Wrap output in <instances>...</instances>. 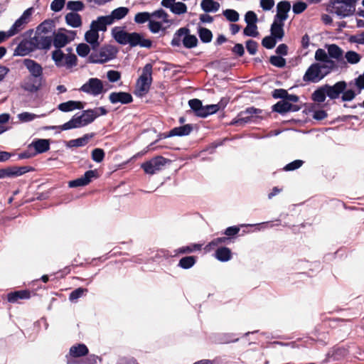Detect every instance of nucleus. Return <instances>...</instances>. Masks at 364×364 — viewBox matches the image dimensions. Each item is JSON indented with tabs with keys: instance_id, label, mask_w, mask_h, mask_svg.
I'll use <instances>...</instances> for the list:
<instances>
[{
	"instance_id": "nucleus-1",
	"label": "nucleus",
	"mask_w": 364,
	"mask_h": 364,
	"mask_svg": "<svg viewBox=\"0 0 364 364\" xmlns=\"http://www.w3.org/2000/svg\"><path fill=\"white\" fill-rule=\"evenodd\" d=\"M107 114L102 107L84 110L81 114H75L68 122L60 126L46 127V129H58V132L85 127L92 123L97 117Z\"/></svg>"
},
{
	"instance_id": "nucleus-2",
	"label": "nucleus",
	"mask_w": 364,
	"mask_h": 364,
	"mask_svg": "<svg viewBox=\"0 0 364 364\" xmlns=\"http://www.w3.org/2000/svg\"><path fill=\"white\" fill-rule=\"evenodd\" d=\"M112 34L114 40L122 44H129L132 47L139 46L143 48H150L152 45L151 41L146 39L138 33H127L122 28L116 26L112 29Z\"/></svg>"
},
{
	"instance_id": "nucleus-3",
	"label": "nucleus",
	"mask_w": 364,
	"mask_h": 364,
	"mask_svg": "<svg viewBox=\"0 0 364 364\" xmlns=\"http://www.w3.org/2000/svg\"><path fill=\"white\" fill-rule=\"evenodd\" d=\"M153 65L147 63L141 70V73L136 82L134 94L138 97H143L147 94L152 83Z\"/></svg>"
},
{
	"instance_id": "nucleus-4",
	"label": "nucleus",
	"mask_w": 364,
	"mask_h": 364,
	"mask_svg": "<svg viewBox=\"0 0 364 364\" xmlns=\"http://www.w3.org/2000/svg\"><path fill=\"white\" fill-rule=\"evenodd\" d=\"M67 51L65 53L60 49H55L52 52V60L58 68L71 69L77 65V57L72 53V48H68Z\"/></svg>"
},
{
	"instance_id": "nucleus-5",
	"label": "nucleus",
	"mask_w": 364,
	"mask_h": 364,
	"mask_svg": "<svg viewBox=\"0 0 364 364\" xmlns=\"http://www.w3.org/2000/svg\"><path fill=\"white\" fill-rule=\"evenodd\" d=\"M331 70L332 69H330L329 67L314 63L306 70L303 76V80L304 82H311L314 83L318 82L325 76L330 73Z\"/></svg>"
},
{
	"instance_id": "nucleus-6",
	"label": "nucleus",
	"mask_w": 364,
	"mask_h": 364,
	"mask_svg": "<svg viewBox=\"0 0 364 364\" xmlns=\"http://www.w3.org/2000/svg\"><path fill=\"white\" fill-rule=\"evenodd\" d=\"M79 90L93 97H97L106 92L103 82L97 77L90 78L80 87Z\"/></svg>"
},
{
	"instance_id": "nucleus-7",
	"label": "nucleus",
	"mask_w": 364,
	"mask_h": 364,
	"mask_svg": "<svg viewBox=\"0 0 364 364\" xmlns=\"http://www.w3.org/2000/svg\"><path fill=\"white\" fill-rule=\"evenodd\" d=\"M262 112L261 109L254 107H248L245 110L240 112L237 117L234 119L231 124L243 125L246 123L256 122L259 115Z\"/></svg>"
},
{
	"instance_id": "nucleus-8",
	"label": "nucleus",
	"mask_w": 364,
	"mask_h": 364,
	"mask_svg": "<svg viewBox=\"0 0 364 364\" xmlns=\"http://www.w3.org/2000/svg\"><path fill=\"white\" fill-rule=\"evenodd\" d=\"M333 11L340 18L351 16L355 11L354 0H341L333 3Z\"/></svg>"
},
{
	"instance_id": "nucleus-9",
	"label": "nucleus",
	"mask_w": 364,
	"mask_h": 364,
	"mask_svg": "<svg viewBox=\"0 0 364 364\" xmlns=\"http://www.w3.org/2000/svg\"><path fill=\"white\" fill-rule=\"evenodd\" d=\"M34 13V8L30 7L25 10L22 15L9 28V34L13 36L23 31L26 25L31 21V16Z\"/></svg>"
},
{
	"instance_id": "nucleus-10",
	"label": "nucleus",
	"mask_w": 364,
	"mask_h": 364,
	"mask_svg": "<svg viewBox=\"0 0 364 364\" xmlns=\"http://www.w3.org/2000/svg\"><path fill=\"white\" fill-rule=\"evenodd\" d=\"M168 160L163 156H158L152 158L141 164V168L144 172L149 175H154L160 171L166 165Z\"/></svg>"
},
{
	"instance_id": "nucleus-11",
	"label": "nucleus",
	"mask_w": 364,
	"mask_h": 364,
	"mask_svg": "<svg viewBox=\"0 0 364 364\" xmlns=\"http://www.w3.org/2000/svg\"><path fill=\"white\" fill-rule=\"evenodd\" d=\"M117 53V50L114 46L110 45L105 46L100 49L97 58L92 60V62L100 63L108 62L115 58Z\"/></svg>"
},
{
	"instance_id": "nucleus-12",
	"label": "nucleus",
	"mask_w": 364,
	"mask_h": 364,
	"mask_svg": "<svg viewBox=\"0 0 364 364\" xmlns=\"http://www.w3.org/2000/svg\"><path fill=\"white\" fill-rule=\"evenodd\" d=\"M42 77L28 76L22 82L21 87L27 92H36L42 86Z\"/></svg>"
},
{
	"instance_id": "nucleus-13",
	"label": "nucleus",
	"mask_w": 364,
	"mask_h": 364,
	"mask_svg": "<svg viewBox=\"0 0 364 364\" xmlns=\"http://www.w3.org/2000/svg\"><path fill=\"white\" fill-rule=\"evenodd\" d=\"M75 32L68 31L65 33H57L54 35L53 40V46L56 49H60L74 39Z\"/></svg>"
},
{
	"instance_id": "nucleus-14",
	"label": "nucleus",
	"mask_w": 364,
	"mask_h": 364,
	"mask_svg": "<svg viewBox=\"0 0 364 364\" xmlns=\"http://www.w3.org/2000/svg\"><path fill=\"white\" fill-rule=\"evenodd\" d=\"M347 84L344 81L336 82L333 86L324 85L327 96L332 99H337L340 95L346 89Z\"/></svg>"
},
{
	"instance_id": "nucleus-15",
	"label": "nucleus",
	"mask_w": 364,
	"mask_h": 364,
	"mask_svg": "<svg viewBox=\"0 0 364 364\" xmlns=\"http://www.w3.org/2000/svg\"><path fill=\"white\" fill-rule=\"evenodd\" d=\"M291 9L290 2L288 1H282L277 5V14L274 20L284 22L288 18V13Z\"/></svg>"
},
{
	"instance_id": "nucleus-16",
	"label": "nucleus",
	"mask_w": 364,
	"mask_h": 364,
	"mask_svg": "<svg viewBox=\"0 0 364 364\" xmlns=\"http://www.w3.org/2000/svg\"><path fill=\"white\" fill-rule=\"evenodd\" d=\"M89 350L84 343H77L70 348L69 353L66 356L67 361L73 358H80L87 355Z\"/></svg>"
},
{
	"instance_id": "nucleus-17",
	"label": "nucleus",
	"mask_w": 364,
	"mask_h": 364,
	"mask_svg": "<svg viewBox=\"0 0 364 364\" xmlns=\"http://www.w3.org/2000/svg\"><path fill=\"white\" fill-rule=\"evenodd\" d=\"M95 177H96V171H87L80 178L70 181L69 186L70 188H75L86 186L91 181V179Z\"/></svg>"
},
{
	"instance_id": "nucleus-18",
	"label": "nucleus",
	"mask_w": 364,
	"mask_h": 364,
	"mask_svg": "<svg viewBox=\"0 0 364 364\" xmlns=\"http://www.w3.org/2000/svg\"><path fill=\"white\" fill-rule=\"evenodd\" d=\"M109 100L112 104H117L119 102L122 104H128L132 102L133 100L132 95L125 92H112L109 95Z\"/></svg>"
},
{
	"instance_id": "nucleus-19",
	"label": "nucleus",
	"mask_w": 364,
	"mask_h": 364,
	"mask_svg": "<svg viewBox=\"0 0 364 364\" xmlns=\"http://www.w3.org/2000/svg\"><path fill=\"white\" fill-rule=\"evenodd\" d=\"M24 66L30 73L31 75L35 77L43 76V68L42 66L33 60L26 58L23 62Z\"/></svg>"
},
{
	"instance_id": "nucleus-20",
	"label": "nucleus",
	"mask_w": 364,
	"mask_h": 364,
	"mask_svg": "<svg viewBox=\"0 0 364 364\" xmlns=\"http://www.w3.org/2000/svg\"><path fill=\"white\" fill-rule=\"evenodd\" d=\"M315 59L318 61L317 63L329 67L330 69H333L335 66L334 61L330 59L328 53L323 49L318 48L316 50Z\"/></svg>"
},
{
	"instance_id": "nucleus-21",
	"label": "nucleus",
	"mask_w": 364,
	"mask_h": 364,
	"mask_svg": "<svg viewBox=\"0 0 364 364\" xmlns=\"http://www.w3.org/2000/svg\"><path fill=\"white\" fill-rule=\"evenodd\" d=\"M31 147H33L36 151L34 155L45 153L50 149V140L46 139H34L29 145V148Z\"/></svg>"
},
{
	"instance_id": "nucleus-22",
	"label": "nucleus",
	"mask_w": 364,
	"mask_h": 364,
	"mask_svg": "<svg viewBox=\"0 0 364 364\" xmlns=\"http://www.w3.org/2000/svg\"><path fill=\"white\" fill-rule=\"evenodd\" d=\"M111 24V18L108 16H99L95 21H93L91 23L90 27L97 31H105L107 29V26Z\"/></svg>"
},
{
	"instance_id": "nucleus-23",
	"label": "nucleus",
	"mask_w": 364,
	"mask_h": 364,
	"mask_svg": "<svg viewBox=\"0 0 364 364\" xmlns=\"http://www.w3.org/2000/svg\"><path fill=\"white\" fill-rule=\"evenodd\" d=\"M297 109L296 105H294L285 100H282L274 105V110L281 114L286 113L289 111H296Z\"/></svg>"
},
{
	"instance_id": "nucleus-24",
	"label": "nucleus",
	"mask_w": 364,
	"mask_h": 364,
	"mask_svg": "<svg viewBox=\"0 0 364 364\" xmlns=\"http://www.w3.org/2000/svg\"><path fill=\"white\" fill-rule=\"evenodd\" d=\"M84 105L82 102L70 100L65 102L60 103L58 108L62 112H70L75 109H82Z\"/></svg>"
},
{
	"instance_id": "nucleus-25",
	"label": "nucleus",
	"mask_w": 364,
	"mask_h": 364,
	"mask_svg": "<svg viewBox=\"0 0 364 364\" xmlns=\"http://www.w3.org/2000/svg\"><path fill=\"white\" fill-rule=\"evenodd\" d=\"M193 130V127L191 124H185L183 126H181V127H175L173 129H172L169 133L168 134V135L166 136L167 137H171V136H187L188 134H190V133L192 132Z\"/></svg>"
},
{
	"instance_id": "nucleus-26",
	"label": "nucleus",
	"mask_w": 364,
	"mask_h": 364,
	"mask_svg": "<svg viewBox=\"0 0 364 364\" xmlns=\"http://www.w3.org/2000/svg\"><path fill=\"white\" fill-rule=\"evenodd\" d=\"M284 22L278 21L274 19V21L271 26V36L277 38V40H282L284 32Z\"/></svg>"
},
{
	"instance_id": "nucleus-27",
	"label": "nucleus",
	"mask_w": 364,
	"mask_h": 364,
	"mask_svg": "<svg viewBox=\"0 0 364 364\" xmlns=\"http://www.w3.org/2000/svg\"><path fill=\"white\" fill-rule=\"evenodd\" d=\"M30 296L31 294L29 291L21 290L9 293L7 296V299L9 302L16 303L19 299H28Z\"/></svg>"
},
{
	"instance_id": "nucleus-28",
	"label": "nucleus",
	"mask_w": 364,
	"mask_h": 364,
	"mask_svg": "<svg viewBox=\"0 0 364 364\" xmlns=\"http://www.w3.org/2000/svg\"><path fill=\"white\" fill-rule=\"evenodd\" d=\"M85 41L92 46L93 49L97 48L100 45L98 42V31H95V29H93L91 27L90 29L85 33Z\"/></svg>"
},
{
	"instance_id": "nucleus-29",
	"label": "nucleus",
	"mask_w": 364,
	"mask_h": 364,
	"mask_svg": "<svg viewBox=\"0 0 364 364\" xmlns=\"http://www.w3.org/2000/svg\"><path fill=\"white\" fill-rule=\"evenodd\" d=\"M225 103L223 104L222 102H220L218 104L215 105H210L207 106H203L202 111L199 112V117H206L209 114H212L215 113L217 111H218L220 109L225 107Z\"/></svg>"
},
{
	"instance_id": "nucleus-30",
	"label": "nucleus",
	"mask_w": 364,
	"mask_h": 364,
	"mask_svg": "<svg viewBox=\"0 0 364 364\" xmlns=\"http://www.w3.org/2000/svg\"><path fill=\"white\" fill-rule=\"evenodd\" d=\"M65 19L66 23L73 28H78L82 25L81 16L75 12L68 13Z\"/></svg>"
},
{
	"instance_id": "nucleus-31",
	"label": "nucleus",
	"mask_w": 364,
	"mask_h": 364,
	"mask_svg": "<svg viewBox=\"0 0 364 364\" xmlns=\"http://www.w3.org/2000/svg\"><path fill=\"white\" fill-rule=\"evenodd\" d=\"M129 13V9L124 6H121L114 9L110 15H107L111 18L112 24L115 21H119L124 18Z\"/></svg>"
},
{
	"instance_id": "nucleus-32",
	"label": "nucleus",
	"mask_w": 364,
	"mask_h": 364,
	"mask_svg": "<svg viewBox=\"0 0 364 364\" xmlns=\"http://www.w3.org/2000/svg\"><path fill=\"white\" fill-rule=\"evenodd\" d=\"M215 258L220 262H228L232 258L231 250L225 247H219L215 253Z\"/></svg>"
},
{
	"instance_id": "nucleus-33",
	"label": "nucleus",
	"mask_w": 364,
	"mask_h": 364,
	"mask_svg": "<svg viewBox=\"0 0 364 364\" xmlns=\"http://www.w3.org/2000/svg\"><path fill=\"white\" fill-rule=\"evenodd\" d=\"M201 9L206 13L216 12L220 9V4L214 0H202Z\"/></svg>"
},
{
	"instance_id": "nucleus-34",
	"label": "nucleus",
	"mask_w": 364,
	"mask_h": 364,
	"mask_svg": "<svg viewBox=\"0 0 364 364\" xmlns=\"http://www.w3.org/2000/svg\"><path fill=\"white\" fill-rule=\"evenodd\" d=\"M201 247L202 245L200 244H191L187 246H183L175 250L174 255L191 253L193 252L200 250L201 249Z\"/></svg>"
},
{
	"instance_id": "nucleus-35",
	"label": "nucleus",
	"mask_w": 364,
	"mask_h": 364,
	"mask_svg": "<svg viewBox=\"0 0 364 364\" xmlns=\"http://www.w3.org/2000/svg\"><path fill=\"white\" fill-rule=\"evenodd\" d=\"M186 33H189V29H188L187 28L183 27L179 28L173 36V38L171 41V45L173 46L177 47L180 46L183 39V36L185 34H186Z\"/></svg>"
},
{
	"instance_id": "nucleus-36",
	"label": "nucleus",
	"mask_w": 364,
	"mask_h": 364,
	"mask_svg": "<svg viewBox=\"0 0 364 364\" xmlns=\"http://www.w3.org/2000/svg\"><path fill=\"white\" fill-rule=\"evenodd\" d=\"M328 54L329 58L339 60L343 56V50L336 44H331L328 46Z\"/></svg>"
},
{
	"instance_id": "nucleus-37",
	"label": "nucleus",
	"mask_w": 364,
	"mask_h": 364,
	"mask_svg": "<svg viewBox=\"0 0 364 364\" xmlns=\"http://www.w3.org/2000/svg\"><path fill=\"white\" fill-rule=\"evenodd\" d=\"M182 42L184 47L192 48L197 46L198 39L195 36L186 33V34L183 36Z\"/></svg>"
},
{
	"instance_id": "nucleus-38",
	"label": "nucleus",
	"mask_w": 364,
	"mask_h": 364,
	"mask_svg": "<svg viewBox=\"0 0 364 364\" xmlns=\"http://www.w3.org/2000/svg\"><path fill=\"white\" fill-rule=\"evenodd\" d=\"M46 115V114H41L40 115H38V114H35L33 113L25 112L18 114L17 117L22 122H28L33 121L37 118L43 117Z\"/></svg>"
},
{
	"instance_id": "nucleus-39",
	"label": "nucleus",
	"mask_w": 364,
	"mask_h": 364,
	"mask_svg": "<svg viewBox=\"0 0 364 364\" xmlns=\"http://www.w3.org/2000/svg\"><path fill=\"white\" fill-rule=\"evenodd\" d=\"M196 259L194 256H187L181 258L178 262V267L187 269L191 268L196 264Z\"/></svg>"
},
{
	"instance_id": "nucleus-40",
	"label": "nucleus",
	"mask_w": 364,
	"mask_h": 364,
	"mask_svg": "<svg viewBox=\"0 0 364 364\" xmlns=\"http://www.w3.org/2000/svg\"><path fill=\"white\" fill-rule=\"evenodd\" d=\"M89 139L90 137L88 135H85L82 137L68 141L66 144V146L68 147L83 146L88 143Z\"/></svg>"
},
{
	"instance_id": "nucleus-41",
	"label": "nucleus",
	"mask_w": 364,
	"mask_h": 364,
	"mask_svg": "<svg viewBox=\"0 0 364 364\" xmlns=\"http://www.w3.org/2000/svg\"><path fill=\"white\" fill-rule=\"evenodd\" d=\"M327 96L325 87H321L314 92L312 94V99L314 101L317 102H323L326 100V97Z\"/></svg>"
},
{
	"instance_id": "nucleus-42",
	"label": "nucleus",
	"mask_w": 364,
	"mask_h": 364,
	"mask_svg": "<svg viewBox=\"0 0 364 364\" xmlns=\"http://www.w3.org/2000/svg\"><path fill=\"white\" fill-rule=\"evenodd\" d=\"M67 9L72 12H77L82 11L85 5L81 1H69L66 4Z\"/></svg>"
},
{
	"instance_id": "nucleus-43",
	"label": "nucleus",
	"mask_w": 364,
	"mask_h": 364,
	"mask_svg": "<svg viewBox=\"0 0 364 364\" xmlns=\"http://www.w3.org/2000/svg\"><path fill=\"white\" fill-rule=\"evenodd\" d=\"M223 14L230 22H237L240 18L239 13L234 9L224 10Z\"/></svg>"
},
{
	"instance_id": "nucleus-44",
	"label": "nucleus",
	"mask_w": 364,
	"mask_h": 364,
	"mask_svg": "<svg viewBox=\"0 0 364 364\" xmlns=\"http://www.w3.org/2000/svg\"><path fill=\"white\" fill-rule=\"evenodd\" d=\"M98 357L95 355H90L85 360L81 361H76L74 360H68L67 364H97Z\"/></svg>"
},
{
	"instance_id": "nucleus-45",
	"label": "nucleus",
	"mask_w": 364,
	"mask_h": 364,
	"mask_svg": "<svg viewBox=\"0 0 364 364\" xmlns=\"http://www.w3.org/2000/svg\"><path fill=\"white\" fill-rule=\"evenodd\" d=\"M345 58L346 59L347 62L350 64H357L360 62L361 59V56L358 53L349 50L345 54Z\"/></svg>"
},
{
	"instance_id": "nucleus-46",
	"label": "nucleus",
	"mask_w": 364,
	"mask_h": 364,
	"mask_svg": "<svg viewBox=\"0 0 364 364\" xmlns=\"http://www.w3.org/2000/svg\"><path fill=\"white\" fill-rule=\"evenodd\" d=\"M199 37L203 43H209L213 38L212 32L205 28H200L198 31Z\"/></svg>"
},
{
	"instance_id": "nucleus-47",
	"label": "nucleus",
	"mask_w": 364,
	"mask_h": 364,
	"mask_svg": "<svg viewBox=\"0 0 364 364\" xmlns=\"http://www.w3.org/2000/svg\"><path fill=\"white\" fill-rule=\"evenodd\" d=\"M243 34L246 36L257 37L259 36L257 24H247Z\"/></svg>"
},
{
	"instance_id": "nucleus-48",
	"label": "nucleus",
	"mask_w": 364,
	"mask_h": 364,
	"mask_svg": "<svg viewBox=\"0 0 364 364\" xmlns=\"http://www.w3.org/2000/svg\"><path fill=\"white\" fill-rule=\"evenodd\" d=\"M170 10L175 14H183L187 12V6L184 3L175 2Z\"/></svg>"
},
{
	"instance_id": "nucleus-49",
	"label": "nucleus",
	"mask_w": 364,
	"mask_h": 364,
	"mask_svg": "<svg viewBox=\"0 0 364 364\" xmlns=\"http://www.w3.org/2000/svg\"><path fill=\"white\" fill-rule=\"evenodd\" d=\"M53 40L50 37H40L37 40L38 46L41 49L48 50L50 48Z\"/></svg>"
},
{
	"instance_id": "nucleus-50",
	"label": "nucleus",
	"mask_w": 364,
	"mask_h": 364,
	"mask_svg": "<svg viewBox=\"0 0 364 364\" xmlns=\"http://www.w3.org/2000/svg\"><path fill=\"white\" fill-rule=\"evenodd\" d=\"M151 15L149 12H139L137 13L134 16V21L136 23H144L151 20Z\"/></svg>"
},
{
	"instance_id": "nucleus-51",
	"label": "nucleus",
	"mask_w": 364,
	"mask_h": 364,
	"mask_svg": "<svg viewBox=\"0 0 364 364\" xmlns=\"http://www.w3.org/2000/svg\"><path fill=\"white\" fill-rule=\"evenodd\" d=\"M188 105L191 108L196 112L197 116H199V112L202 111L203 106L200 100L198 99H193L189 100Z\"/></svg>"
},
{
	"instance_id": "nucleus-52",
	"label": "nucleus",
	"mask_w": 364,
	"mask_h": 364,
	"mask_svg": "<svg viewBox=\"0 0 364 364\" xmlns=\"http://www.w3.org/2000/svg\"><path fill=\"white\" fill-rule=\"evenodd\" d=\"M229 240H230V239L226 237H218V238L213 240L211 242H210L206 245L205 248L210 250L213 247L218 246L220 244L228 242Z\"/></svg>"
},
{
	"instance_id": "nucleus-53",
	"label": "nucleus",
	"mask_w": 364,
	"mask_h": 364,
	"mask_svg": "<svg viewBox=\"0 0 364 364\" xmlns=\"http://www.w3.org/2000/svg\"><path fill=\"white\" fill-rule=\"evenodd\" d=\"M105 158V152L102 149H95L92 151V159L95 162L100 163Z\"/></svg>"
},
{
	"instance_id": "nucleus-54",
	"label": "nucleus",
	"mask_w": 364,
	"mask_h": 364,
	"mask_svg": "<svg viewBox=\"0 0 364 364\" xmlns=\"http://www.w3.org/2000/svg\"><path fill=\"white\" fill-rule=\"evenodd\" d=\"M277 38H275L274 37L270 36H266L263 38L262 41V46L267 48V49H271V48H273L275 45H276V43H277Z\"/></svg>"
},
{
	"instance_id": "nucleus-55",
	"label": "nucleus",
	"mask_w": 364,
	"mask_h": 364,
	"mask_svg": "<svg viewBox=\"0 0 364 364\" xmlns=\"http://www.w3.org/2000/svg\"><path fill=\"white\" fill-rule=\"evenodd\" d=\"M269 62L272 65L277 67V68H283L285 66L286 60L284 58L281 56L274 55L272 56L269 59Z\"/></svg>"
},
{
	"instance_id": "nucleus-56",
	"label": "nucleus",
	"mask_w": 364,
	"mask_h": 364,
	"mask_svg": "<svg viewBox=\"0 0 364 364\" xmlns=\"http://www.w3.org/2000/svg\"><path fill=\"white\" fill-rule=\"evenodd\" d=\"M257 16L254 11H249L245 14V21L247 24H257Z\"/></svg>"
},
{
	"instance_id": "nucleus-57",
	"label": "nucleus",
	"mask_w": 364,
	"mask_h": 364,
	"mask_svg": "<svg viewBox=\"0 0 364 364\" xmlns=\"http://www.w3.org/2000/svg\"><path fill=\"white\" fill-rule=\"evenodd\" d=\"M304 164V161L302 160H295L288 164H287L284 167V170L286 171H294L299 168H300Z\"/></svg>"
},
{
	"instance_id": "nucleus-58",
	"label": "nucleus",
	"mask_w": 364,
	"mask_h": 364,
	"mask_svg": "<svg viewBox=\"0 0 364 364\" xmlns=\"http://www.w3.org/2000/svg\"><path fill=\"white\" fill-rule=\"evenodd\" d=\"M87 290L86 289H83V288H78L74 291H73L70 294V296H69V299L71 301H76L77 299H79L80 297H81L84 293L87 292Z\"/></svg>"
},
{
	"instance_id": "nucleus-59",
	"label": "nucleus",
	"mask_w": 364,
	"mask_h": 364,
	"mask_svg": "<svg viewBox=\"0 0 364 364\" xmlns=\"http://www.w3.org/2000/svg\"><path fill=\"white\" fill-rule=\"evenodd\" d=\"M77 54L81 57H85L90 53V47L85 43H80L76 48Z\"/></svg>"
},
{
	"instance_id": "nucleus-60",
	"label": "nucleus",
	"mask_w": 364,
	"mask_h": 364,
	"mask_svg": "<svg viewBox=\"0 0 364 364\" xmlns=\"http://www.w3.org/2000/svg\"><path fill=\"white\" fill-rule=\"evenodd\" d=\"M307 5L306 3L303 1H297L293 4L292 10L294 14H299L305 11Z\"/></svg>"
},
{
	"instance_id": "nucleus-61",
	"label": "nucleus",
	"mask_w": 364,
	"mask_h": 364,
	"mask_svg": "<svg viewBox=\"0 0 364 364\" xmlns=\"http://www.w3.org/2000/svg\"><path fill=\"white\" fill-rule=\"evenodd\" d=\"M65 4V0H53L50 4V9L55 12L62 10Z\"/></svg>"
},
{
	"instance_id": "nucleus-62",
	"label": "nucleus",
	"mask_w": 364,
	"mask_h": 364,
	"mask_svg": "<svg viewBox=\"0 0 364 364\" xmlns=\"http://www.w3.org/2000/svg\"><path fill=\"white\" fill-rule=\"evenodd\" d=\"M162 28V24L161 22L156 21L154 20H150L149 23V28L153 33H157Z\"/></svg>"
},
{
	"instance_id": "nucleus-63",
	"label": "nucleus",
	"mask_w": 364,
	"mask_h": 364,
	"mask_svg": "<svg viewBox=\"0 0 364 364\" xmlns=\"http://www.w3.org/2000/svg\"><path fill=\"white\" fill-rule=\"evenodd\" d=\"M257 47H258L257 43L252 40H248L246 42V48H247L248 53L250 55H255L257 53Z\"/></svg>"
},
{
	"instance_id": "nucleus-64",
	"label": "nucleus",
	"mask_w": 364,
	"mask_h": 364,
	"mask_svg": "<svg viewBox=\"0 0 364 364\" xmlns=\"http://www.w3.org/2000/svg\"><path fill=\"white\" fill-rule=\"evenodd\" d=\"M354 85L358 89V94H360L361 90L364 89V72L363 74L355 79Z\"/></svg>"
}]
</instances>
